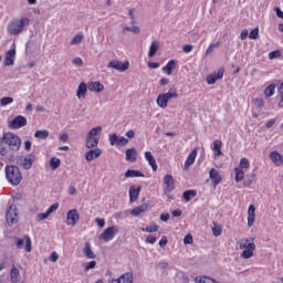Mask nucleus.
I'll return each mask as SVG.
<instances>
[{"mask_svg":"<svg viewBox=\"0 0 283 283\" xmlns=\"http://www.w3.org/2000/svg\"><path fill=\"white\" fill-rule=\"evenodd\" d=\"M50 262H57L59 260V253L52 252L51 255L49 256Z\"/></svg>","mask_w":283,"mask_h":283,"instance_id":"nucleus-58","label":"nucleus"},{"mask_svg":"<svg viewBox=\"0 0 283 283\" xmlns=\"http://www.w3.org/2000/svg\"><path fill=\"white\" fill-rule=\"evenodd\" d=\"M95 222H97V227H99V229H103V227H105V219L96 218Z\"/></svg>","mask_w":283,"mask_h":283,"instance_id":"nucleus-60","label":"nucleus"},{"mask_svg":"<svg viewBox=\"0 0 283 283\" xmlns=\"http://www.w3.org/2000/svg\"><path fill=\"white\" fill-rule=\"evenodd\" d=\"M73 64L77 65V67L83 66V60L81 57L73 59Z\"/></svg>","mask_w":283,"mask_h":283,"instance_id":"nucleus-61","label":"nucleus"},{"mask_svg":"<svg viewBox=\"0 0 283 283\" xmlns=\"http://www.w3.org/2000/svg\"><path fill=\"white\" fill-rule=\"evenodd\" d=\"M161 94L166 97V101L168 102H170L171 98H178V93L176 92V88H170L169 92Z\"/></svg>","mask_w":283,"mask_h":283,"instance_id":"nucleus-37","label":"nucleus"},{"mask_svg":"<svg viewBox=\"0 0 283 283\" xmlns=\"http://www.w3.org/2000/svg\"><path fill=\"white\" fill-rule=\"evenodd\" d=\"M21 137L12 132L3 133L0 138V145H7L10 151H19L21 149Z\"/></svg>","mask_w":283,"mask_h":283,"instance_id":"nucleus-1","label":"nucleus"},{"mask_svg":"<svg viewBox=\"0 0 283 283\" xmlns=\"http://www.w3.org/2000/svg\"><path fill=\"white\" fill-rule=\"evenodd\" d=\"M212 233L214 238H218L219 235L222 234V228L220 226H216L214 223V227H212Z\"/></svg>","mask_w":283,"mask_h":283,"instance_id":"nucleus-48","label":"nucleus"},{"mask_svg":"<svg viewBox=\"0 0 283 283\" xmlns=\"http://www.w3.org/2000/svg\"><path fill=\"white\" fill-rule=\"evenodd\" d=\"M270 158H271L272 161L275 163V165L277 167H282V165H283V157H282V155L280 153H277V151L270 153Z\"/></svg>","mask_w":283,"mask_h":283,"instance_id":"nucleus-26","label":"nucleus"},{"mask_svg":"<svg viewBox=\"0 0 283 283\" xmlns=\"http://www.w3.org/2000/svg\"><path fill=\"white\" fill-rule=\"evenodd\" d=\"M83 253H84L85 258H87V260L96 259V254H94V251H92V245L90 244V242L85 243Z\"/></svg>","mask_w":283,"mask_h":283,"instance_id":"nucleus-25","label":"nucleus"},{"mask_svg":"<svg viewBox=\"0 0 283 283\" xmlns=\"http://www.w3.org/2000/svg\"><path fill=\"white\" fill-rule=\"evenodd\" d=\"M123 34L126 32H132L133 34H138L140 32V27H124L122 30Z\"/></svg>","mask_w":283,"mask_h":283,"instance_id":"nucleus-40","label":"nucleus"},{"mask_svg":"<svg viewBox=\"0 0 283 283\" xmlns=\"http://www.w3.org/2000/svg\"><path fill=\"white\" fill-rule=\"evenodd\" d=\"M174 70H176V60H170V61L163 67V72H164V74H167V76H171Z\"/></svg>","mask_w":283,"mask_h":283,"instance_id":"nucleus-22","label":"nucleus"},{"mask_svg":"<svg viewBox=\"0 0 283 283\" xmlns=\"http://www.w3.org/2000/svg\"><path fill=\"white\" fill-rule=\"evenodd\" d=\"M182 50H184L185 54H189V52H191V50H193V45L186 44V45H184Z\"/></svg>","mask_w":283,"mask_h":283,"instance_id":"nucleus-64","label":"nucleus"},{"mask_svg":"<svg viewBox=\"0 0 283 283\" xmlns=\"http://www.w3.org/2000/svg\"><path fill=\"white\" fill-rule=\"evenodd\" d=\"M184 244H193V235L187 234V235L184 238Z\"/></svg>","mask_w":283,"mask_h":283,"instance_id":"nucleus-55","label":"nucleus"},{"mask_svg":"<svg viewBox=\"0 0 283 283\" xmlns=\"http://www.w3.org/2000/svg\"><path fill=\"white\" fill-rule=\"evenodd\" d=\"M90 92H95L96 94L103 92L105 86L101 82H90L87 85Z\"/></svg>","mask_w":283,"mask_h":283,"instance_id":"nucleus-19","label":"nucleus"},{"mask_svg":"<svg viewBox=\"0 0 283 283\" xmlns=\"http://www.w3.org/2000/svg\"><path fill=\"white\" fill-rule=\"evenodd\" d=\"M273 94H275V84H270L265 88L264 95L266 96V98H271V96H273Z\"/></svg>","mask_w":283,"mask_h":283,"instance_id":"nucleus-41","label":"nucleus"},{"mask_svg":"<svg viewBox=\"0 0 283 283\" xmlns=\"http://www.w3.org/2000/svg\"><path fill=\"white\" fill-rule=\"evenodd\" d=\"M279 94L281 96V101L279 102V107H283V83H281L279 87Z\"/></svg>","mask_w":283,"mask_h":283,"instance_id":"nucleus-56","label":"nucleus"},{"mask_svg":"<svg viewBox=\"0 0 283 283\" xmlns=\"http://www.w3.org/2000/svg\"><path fill=\"white\" fill-rule=\"evenodd\" d=\"M164 184L167 186L165 189L166 196H167V193H171V191H174V189H176V186L174 184V177L171 175H166L164 177Z\"/></svg>","mask_w":283,"mask_h":283,"instance_id":"nucleus-14","label":"nucleus"},{"mask_svg":"<svg viewBox=\"0 0 283 283\" xmlns=\"http://www.w3.org/2000/svg\"><path fill=\"white\" fill-rule=\"evenodd\" d=\"M10 103H14V98H12V97H2V98H0L1 107H6V105H10Z\"/></svg>","mask_w":283,"mask_h":283,"instance_id":"nucleus-45","label":"nucleus"},{"mask_svg":"<svg viewBox=\"0 0 283 283\" xmlns=\"http://www.w3.org/2000/svg\"><path fill=\"white\" fill-rule=\"evenodd\" d=\"M168 103L167 97L163 93L157 96V105L161 107V109H166Z\"/></svg>","mask_w":283,"mask_h":283,"instance_id":"nucleus-29","label":"nucleus"},{"mask_svg":"<svg viewBox=\"0 0 283 283\" xmlns=\"http://www.w3.org/2000/svg\"><path fill=\"white\" fill-rule=\"evenodd\" d=\"M156 52H158V41H153L148 51V57L154 59L156 56Z\"/></svg>","mask_w":283,"mask_h":283,"instance_id":"nucleus-31","label":"nucleus"},{"mask_svg":"<svg viewBox=\"0 0 283 283\" xmlns=\"http://www.w3.org/2000/svg\"><path fill=\"white\" fill-rule=\"evenodd\" d=\"M196 156H198V148H193V150L189 154L186 163H185V169L188 167H191L196 163Z\"/></svg>","mask_w":283,"mask_h":283,"instance_id":"nucleus-23","label":"nucleus"},{"mask_svg":"<svg viewBox=\"0 0 283 283\" xmlns=\"http://www.w3.org/2000/svg\"><path fill=\"white\" fill-rule=\"evenodd\" d=\"M148 208H149V206L143 205V206L134 208L130 211V213H132V216H140V213H145V211H147Z\"/></svg>","mask_w":283,"mask_h":283,"instance_id":"nucleus-32","label":"nucleus"},{"mask_svg":"<svg viewBox=\"0 0 283 283\" xmlns=\"http://www.w3.org/2000/svg\"><path fill=\"white\" fill-rule=\"evenodd\" d=\"M91 269H96V261H91V262L85 266V271H91Z\"/></svg>","mask_w":283,"mask_h":283,"instance_id":"nucleus-63","label":"nucleus"},{"mask_svg":"<svg viewBox=\"0 0 283 283\" xmlns=\"http://www.w3.org/2000/svg\"><path fill=\"white\" fill-rule=\"evenodd\" d=\"M234 174L237 182H242V180H244V170H242V168H235Z\"/></svg>","mask_w":283,"mask_h":283,"instance_id":"nucleus-39","label":"nucleus"},{"mask_svg":"<svg viewBox=\"0 0 283 283\" xmlns=\"http://www.w3.org/2000/svg\"><path fill=\"white\" fill-rule=\"evenodd\" d=\"M209 176L213 182V187H218V185L222 182V176H220V171H218L216 168L210 169Z\"/></svg>","mask_w":283,"mask_h":283,"instance_id":"nucleus-17","label":"nucleus"},{"mask_svg":"<svg viewBox=\"0 0 283 283\" xmlns=\"http://www.w3.org/2000/svg\"><path fill=\"white\" fill-rule=\"evenodd\" d=\"M249 167H250L249 159L242 158L240 160V168L239 169H249Z\"/></svg>","mask_w":283,"mask_h":283,"instance_id":"nucleus-52","label":"nucleus"},{"mask_svg":"<svg viewBox=\"0 0 283 283\" xmlns=\"http://www.w3.org/2000/svg\"><path fill=\"white\" fill-rule=\"evenodd\" d=\"M260 36V29L259 28H255L253 29L250 34H249V39H252V40H256Z\"/></svg>","mask_w":283,"mask_h":283,"instance_id":"nucleus-47","label":"nucleus"},{"mask_svg":"<svg viewBox=\"0 0 283 283\" xmlns=\"http://www.w3.org/2000/svg\"><path fill=\"white\" fill-rule=\"evenodd\" d=\"M101 154H103V150H101V148L90 149L85 154V160H87V163H92V160H96V158H98Z\"/></svg>","mask_w":283,"mask_h":283,"instance_id":"nucleus-16","label":"nucleus"},{"mask_svg":"<svg viewBox=\"0 0 283 283\" xmlns=\"http://www.w3.org/2000/svg\"><path fill=\"white\" fill-rule=\"evenodd\" d=\"M280 56H282V53L279 50L269 53L270 61H273V59H280Z\"/></svg>","mask_w":283,"mask_h":283,"instance_id":"nucleus-50","label":"nucleus"},{"mask_svg":"<svg viewBox=\"0 0 283 283\" xmlns=\"http://www.w3.org/2000/svg\"><path fill=\"white\" fill-rule=\"evenodd\" d=\"M213 151L214 156H222V142L221 140H214L213 142Z\"/></svg>","mask_w":283,"mask_h":283,"instance_id":"nucleus-33","label":"nucleus"},{"mask_svg":"<svg viewBox=\"0 0 283 283\" xmlns=\"http://www.w3.org/2000/svg\"><path fill=\"white\" fill-rule=\"evenodd\" d=\"M28 125V119L25 116L17 115L11 122H9L10 129H21Z\"/></svg>","mask_w":283,"mask_h":283,"instance_id":"nucleus-7","label":"nucleus"},{"mask_svg":"<svg viewBox=\"0 0 283 283\" xmlns=\"http://www.w3.org/2000/svg\"><path fill=\"white\" fill-rule=\"evenodd\" d=\"M134 274L132 272H126L122 274L118 279H113L108 283H133Z\"/></svg>","mask_w":283,"mask_h":283,"instance_id":"nucleus-12","label":"nucleus"},{"mask_svg":"<svg viewBox=\"0 0 283 283\" xmlns=\"http://www.w3.org/2000/svg\"><path fill=\"white\" fill-rule=\"evenodd\" d=\"M156 237H153V235H147L146 237V242L148 243V244H156Z\"/></svg>","mask_w":283,"mask_h":283,"instance_id":"nucleus-59","label":"nucleus"},{"mask_svg":"<svg viewBox=\"0 0 283 283\" xmlns=\"http://www.w3.org/2000/svg\"><path fill=\"white\" fill-rule=\"evenodd\" d=\"M169 241L167 240V237H163L161 239H160V241H159V247L161 248V249H164V247H167V243H168Z\"/></svg>","mask_w":283,"mask_h":283,"instance_id":"nucleus-62","label":"nucleus"},{"mask_svg":"<svg viewBox=\"0 0 283 283\" xmlns=\"http://www.w3.org/2000/svg\"><path fill=\"white\" fill-rule=\"evenodd\" d=\"M118 233V227L113 226L103 231L99 235V240H104V242H109V240H114V235Z\"/></svg>","mask_w":283,"mask_h":283,"instance_id":"nucleus-10","label":"nucleus"},{"mask_svg":"<svg viewBox=\"0 0 283 283\" xmlns=\"http://www.w3.org/2000/svg\"><path fill=\"white\" fill-rule=\"evenodd\" d=\"M78 220H81V216L78 214V210L72 209L66 214V224L69 227H76L78 223Z\"/></svg>","mask_w":283,"mask_h":283,"instance_id":"nucleus-9","label":"nucleus"},{"mask_svg":"<svg viewBox=\"0 0 283 283\" xmlns=\"http://www.w3.org/2000/svg\"><path fill=\"white\" fill-rule=\"evenodd\" d=\"M219 81L216 75H208L207 83L208 85H216V82Z\"/></svg>","mask_w":283,"mask_h":283,"instance_id":"nucleus-54","label":"nucleus"},{"mask_svg":"<svg viewBox=\"0 0 283 283\" xmlns=\"http://www.w3.org/2000/svg\"><path fill=\"white\" fill-rule=\"evenodd\" d=\"M17 56V49L13 44V49L9 50L6 53V57H4V65L10 66V65H14V59Z\"/></svg>","mask_w":283,"mask_h":283,"instance_id":"nucleus-13","label":"nucleus"},{"mask_svg":"<svg viewBox=\"0 0 283 283\" xmlns=\"http://www.w3.org/2000/svg\"><path fill=\"white\" fill-rule=\"evenodd\" d=\"M108 140H109V145H112V146H114V145L125 146V145H127V143H129V139H127L123 136H118L116 133L109 135Z\"/></svg>","mask_w":283,"mask_h":283,"instance_id":"nucleus-11","label":"nucleus"},{"mask_svg":"<svg viewBox=\"0 0 283 283\" xmlns=\"http://www.w3.org/2000/svg\"><path fill=\"white\" fill-rule=\"evenodd\" d=\"M107 67L111 70H117V72H127V70H129V61L123 63L118 60H113L107 64Z\"/></svg>","mask_w":283,"mask_h":283,"instance_id":"nucleus-8","label":"nucleus"},{"mask_svg":"<svg viewBox=\"0 0 283 283\" xmlns=\"http://www.w3.org/2000/svg\"><path fill=\"white\" fill-rule=\"evenodd\" d=\"M239 249H255V237L240 240Z\"/></svg>","mask_w":283,"mask_h":283,"instance_id":"nucleus-15","label":"nucleus"},{"mask_svg":"<svg viewBox=\"0 0 283 283\" xmlns=\"http://www.w3.org/2000/svg\"><path fill=\"white\" fill-rule=\"evenodd\" d=\"M138 196H140V187L136 188L134 186L129 187V200L130 202H136L138 200Z\"/></svg>","mask_w":283,"mask_h":283,"instance_id":"nucleus-24","label":"nucleus"},{"mask_svg":"<svg viewBox=\"0 0 283 283\" xmlns=\"http://www.w3.org/2000/svg\"><path fill=\"white\" fill-rule=\"evenodd\" d=\"M101 132H103V127L102 126H97L92 128L87 135H86V143H85V147L87 149H93V147H98V143H99V138H98V134H101Z\"/></svg>","mask_w":283,"mask_h":283,"instance_id":"nucleus-3","label":"nucleus"},{"mask_svg":"<svg viewBox=\"0 0 283 283\" xmlns=\"http://www.w3.org/2000/svg\"><path fill=\"white\" fill-rule=\"evenodd\" d=\"M160 227L156 223H150L146 228H142V231H146V233H156Z\"/></svg>","mask_w":283,"mask_h":283,"instance_id":"nucleus-38","label":"nucleus"},{"mask_svg":"<svg viewBox=\"0 0 283 283\" xmlns=\"http://www.w3.org/2000/svg\"><path fill=\"white\" fill-rule=\"evenodd\" d=\"M255 224V206L250 205L248 209V227Z\"/></svg>","mask_w":283,"mask_h":283,"instance_id":"nucleus-18","label":"nucleus"},{"mask_svg":"<svg viewBox=\"0 0 283 283\" xmlns=\"http://www.w3.org/2000/svg\"><path fill=\"white\" fill-rule=\"evenodd\" d=\"M196 196H198L196 190H186L182 193V198L186 200V202H191V199L196 198Z\"/></svg>","mask_w":283,"mask_h":283,"instance_id":"nucleus-30","label":"nucleus"},{"mask_svg":"<svg viewBox=\"0 0 283 283\" xmlns=\"http://www.w3.org/2000/svg\"><path fill=\"white\" fill-rule=\"evenodd\" d=\"M137 157H138V151H136V148L126 149V160H127V163H136Z\"/></svg>","mask_w":283,"mask_h":283,"instance_id":"nucleus-20","label":"nucleus"},{"mask_svg":"<svg viewBox=\"0 0 283 283\" xmlns=\"http://www.w3.org/2000/svg\"><path fill=\"white\" fill-rule=\"evenodd\" d=\"M25 25H30V19L22 18L21 20H14L8 25V32L13 35L21 34Z\"/></svg>","mask_w":283,"mask_h":283,"instance_id":"nucleus-4","label":"nucleus"},{"mask_svg":"<svg viewBox=\"0 0 283 283\" xmlns=\"http://www.w3.org/2000/svg\"><path fill=\"white\" fill-rule=\"evenodd\" d=\"M18 216L19 214L17 213V206L15 205L10 206L6 214V220L9 227H12V224H17V222H19Z\"/></svg>","mask_w":283,"mask_h":283,"instance_id":"nucleus-6","label":"nucleus"},{"mask_svg":"<svg viewBox=\"0 0 283 283\" xmlns=\"http://www.w3.org/2000/svg\"><path fill=\"white\" fill-rule=\"evenodd\" d=\"M4 174L8 182L17 187L21 185V180H23V175H21V169L14 165H7L4 168Z\"/></svg>","mask_w":283,"mask_h":283,"instance_id":"nucleus-2","label":"nucleus"},{"mask_svg":"<svg viewBox=\"0 0 283 283\" xmlns=\"http://www.w3.org/2000/svg\"><path fill=\"white\" fill-rule=\"evenodd\" d=\"M19 280H21V273L19 272V269L17 268L11 269V282L18 283Z\"/></svg>","mask_w":283,"mask_h":283,"instance_id":"nucleus-34","label":"nucleus"},{"mask_svg":"<svg viewBox=\"0 0 283 283\" xmlns=\"http://www.w3.org/2000/svg\"><path fill=\"white\" fill-rule=\"evenodd\" d=\"M252 103H254L256 107H264V98L262 97H256L252 99Z\"/></svg>","mask_w":283,"mask_h":283,"instance_id":"nucleus-51","label":"nucleus"},{"mask_svg":"<svg viewBox=\"0 0 283 283\" xmlns=\"http://www.w3.org/2000/svg\"><path fill=\"white\" fill-rule=\"evenodd\" d=\"M217 48H220V41L209 45V48L206 50V56H209V54H213V51L217 50Z\"/></svg>","mask_w":283,"mask_h":283,"instance_id":"nucleus-43","label":"nucleus"},{"mask_svg":"<svg viewBox=\"0 0 283 283\" xmlns=\"http://www.w3.org/2000/svg\"><path fill=\"white\" fill-rule=\"evenodd\" d=\"M56 209H59V203H53L52 206H50V208L46 210V212L50 216L51 213H54V211H56Z\"/></svg>","mask_w":283,"mask_h":283,"instance_id":"nucleus-57","label":"nucleus"},{"mask_svg":"<svg viewBox=\"0 0 283 283\" xmlns=\"http://www.w3.org/2000/svg\"><path fill=\"white\" fill-rule=\"evenodd\" d=\"M36 156L34 154H29L27 157L23 158V156H17V165H21L23 169L27 171L32 169V163H34Z\"/></svg>","mask_w":283,"mask_h":283,"instance_id":"nucleus-5","label":"nucleus"},{"mask_svg":"<svg viewBox=\"0 0 283 283\" xmlns=\"http://www.w3.org/2000/svg\"><path fill=\"white\" fill-rule=\"evenodd\" d=\"M49 166L51 167V169L53 171H56V169H59V167H61V159L53 157L50 159L49 161Z\"/></svg>","mask_w":283,"mask_h":283,"instance_id":"nucleus-35","label":"nucleus"},{"mask_svg":"<svg viewBox=\"0 0 283 283\" xmlns=\"http://www.w3.org/2000/svg\"><path fill=\"white\" fill-rule=\"evenodd\" d=\"M50 218V213L46 212H40L36 214L38 222H41L42 220H48Z\"/></svg>","mask_w":283,"mask_h":283,"instance_id":"nucleus-49","label":"nucleus"},{"mask_svg":"<svg viewBox=\"0 0 283 283\" xmlns=\"http://www.w3.org/2000/svg\"><path fill=\"white\" fill-rule=\"evenodd\" d=\"M87 84L85 82L80 83L77 87L76 96L77 98H85V95L87 94Z\"/></svg>","mask_w":283,"mask_h":283,"instance_id":"nucleus-27","label":"nucleus"},{"mask_svg":"<svg viewBox=\"0 0 283 283\" xmlns=\"http://www.w3.org/2000/svg\"><path fill=\"white\" fill-rule=\"evenodd\" d=\"M125 178H145V174L140 172V170L128 169L125 172Z\"/></svg>","mask_w":283,"mask_h":283,"instance_id":"nucleus-28","label":"nucleus"},{"mask_svg":"<svg viewBox=\"0 0 283 283\" xmlns=\"http://www.w3.org/2000/svg\"><path fill=\"white\" fill-rule=\"evenodd\" d=\"M13 240H14L18 249H23V247L25 244V241H23V239L15 237Z\"/></svg>","mask_w":283,"mask_h":283,"instance_id":"nucleus-53","label":"nucleus"},{"mask_svg":"<svg viewBox=\"0 0 283 283\" xmlns=\"http://www.w3.org/2000/svg\"><path fill=\"white\" fill-rule=\"evenodd\" d=\"M254 251H255V249H245L242 251L241 258H243L244 260H250V258H253Z\"/></svg>","mask_w":283,"mask_h":283,"instance_id":"nucleus-42","label":"nucleus"},{"mask_svg":"<svg viewBox=\"0 0 283 283\" xmlns=\"http://www.w3.org/2000/svg\"><path fill=\"white\" fill-rule=\"evenodd\" d=\"M83 41V35L77 33L72 40L71 45H78Z\"/></svg>","mask_w":283,"mask_h":283,"instance_id":"nucleus-46","label":"nucleus"},{"mask_svg":"<svg viewBox=\"0 0 283 283\" xmlns=\"http://www.w3.org/2000/svg\"><path fill=\"white\" fill-rule=\"evenodd\" d=\"M145 158L148 165H150L153 171H158V165L156 164V158H154V155H151V151H146Z\"/></svg>","mask_w":283,"mask_h":283,"instance_id":"nucleus-21","label":"nucleus"},{"mask_svg":"<svg viewBox=\"0 0 283 283\" xmlns=\"http://www.w3.org/2000/svg\"><path fill=\"white\" fill-rule=\"evenodd\" d=\"M50 136V132L43 129V130H36L34 133V138H39V140H45Z\"/></svg>","mask_w":283,"mask_h":283,"instance_id":"nucleus-36","label":"nucleus"},{"mask_svg":"<svg viewBox=\"0 0 283 283\" xmlns=\"http://www.w3.org/2000/svg\"><path fill=\"white\" fill-rule=\"evenodd\" d=\"M24 240H25V252L30 253L32 251V240L30 239L29 235H24Z\"/></svg>","mask_w":283,"mask_h":283,"instance_id":"nucleus-44","label":"nucleus"}]
</instances>
